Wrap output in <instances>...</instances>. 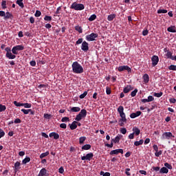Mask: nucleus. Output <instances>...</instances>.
<instances>
[{
  "label": "nucleus",
  "instance_id": "obj_10",
  "mask_svg": "<svg viewBox=\"0 0 176 176\" xmlns=\"http://www.w3.org/2000/svg\"><path fill=\"white\" fill-rule=\"evenodd\" d=\"M118 71H119V72H122L123 71H128V72H131V68H130V67H129L127 65H123V66H120L118 68Z\"/></svg>",
  "mask_w": 176,
  "mask_h": 176
},
{
  "label": "nucleus",
  "instance_id": "obj_9",
  "mask_svg": "<svg viewBox=\"0 0 176 176\" xmlns=\"http://www.w3.org/2000/svg\"><path fill=\"white\" fill-rule=\"evenodd\" d=\"M171 137L174 138V135L171 132H165L162 134V140H170Z\"/></svg>",
  "mask_w": 176,
  "mask_h": 176
},
{
  "label": "nucleus",
  "instance_id": "obj_48",
  "mask_svg": "<svg viewBox=\"0 0 176 176\" xmlns=\"http://www.w3.org/2000/svg\"><path fill=\"white\" fill-rule=\"evenodd\" d=\"M23 103L18 102L17 101H14V104L15 107H23Z\"/></svg>",
  "mask_w": 176,
  "mask_h": 176
},
{
  "label": "nucleus",
  "instance_id": "obj_59",
  "mask_svg": "<svg viewBox=\"0 0 176 176\" xmlns=\"http://www.w3.org/2000/svg\"><path fill=\"white\" fill-rule=\"evenodd\" d=\"M30 65L32 67H35V65H36V62L35 60H32V61L30 62Z\"/></svg>",
  "mask_w": 176,
  "mask_h": 176
},
{
  "label": "nucleus",
  "instance_id": "obj_51",
  "mask_svg": "<svg viewBox=\"0 0 176 176\" xmlns=\"http://www.w3.org/2000/svg\"><path fill=\"white\" fill-rule=\"evenodd\" d=\"M23 107H24V108H31L32 104L30 103H23Z\"/></svg>",
  "mask_w": 176,
  "mask_h": 176
},
{
  "label": "nucleus",
  "instance_id": "obj_46",
  "mask_svg": "<svg viewBox=\"0 0 176 176\" xmlns=\"http://www.w3.org/2000/svg\"><path fill=\"white\" fill-rule=\"evenodd\" d=\"M157 13H158V14H160L162 13L166 14V13H167V10L160 9V10H157Z\"/></svg>",
  "mask_w": 176,
  "mask_h": 176
},
{
  "label": "nucleus",
  "instance_id": "obj_3",
  "mask_svg": "<svg viewBox=\"0 0 176 176\" xmlns=\"http://www.w3.org/2000/svg\"><path fill=\"white\" fill-rule=\"evenodd\" d=\"M80 113L76 116L75 120L80 122L82 119H85L87 116V111L85 109L80 110Z\"/></svg>",
  "mask_w": 176,
  "mask_h": 176
},
{
  "label": "nucleus",
  "instance_id": "obj_8",
  "mask_svg": "<svg viewBox=\"0 0 176 176\" xmlns=\"http://www.w3.org/2000/svg\"><path fill=\"white\" fill-rule=\"evenodd\" d=\"M93 157H94V154H93V153H87L85 156H82L81 160H88V162H90Z\"/></svg>",
  "mask_w": 176,
  "mask_h": 176
},
{
  "label": "nucleus",
  "instance_id": "obj_33",
  "mask_svg": "<svg viewBox=\"0 0 176 176\" xmlns=\"http://www.w3.org/2000/svg\"><path fill=\"white\" fill-rule=\"evenodd\" d=\"M49 151H46L45 153H43L40 155V159H43V157H46V156H49Z\"/></svg>",
  "mask_w": 176,
  "mask_h": 176
},
{
  "label": "nucleus",
  "instance_id": "obj_38",
  "mask_svg": "<svg viewBox=\"0 0 176 176\" xmlns=\"http://www.w3.org/2000/svg\"><path fill=\"white\" fill-rule=\"evenodd\" d=\"M45 21H52V18L50 16L45 15L44 17Z\"/></svg>",
  "mask_w": 176,
  "mask_h": 176
},
{
  "label": "nucleus",
  "instance_id": "obj_6",
  "mask_svg": "<svg viewBox=\"0 0 176 176\" xmlns=\"http://www.w3.org/2000/svg\"><path fill=\"white\" fill-rule=\"evenodd\" d=\"M96 38H98V34L97 33H91L85 36V39L88 42H93L96 41Z\"/></svg>",
  "mask_w": 176,
  "mask_h": 176
},
{
  "label": "nucleus",
  "instance_id": "obj_15",
  "mask_svg": "<svg viewBox=\"0 0 176 176\" xmlns=\"http://www.w3.org/2000/svg\"><path fill=\"white\" fill-rule=\"evenodd\" d=\"M37 176H49V173H47V170L45 168H43L38 175Z\"/></svg>",
  "mask_w": 176,
  "mask_h": 176
},
{
  "label": "nucleus",
  "instance_id": "obj_17",
  "mask_svg": "<svg viewBox=\"0 0 176 176\" xmlns=\"http://www.w3.org/2000/svg\"><path fill=\"white\" fill-rule=\"evenodd\" d=\"M164 51L166 52H167V53L166 54V57H167V58H170V60H173V58L174 57V56H173V52H170V51H167V49H164Z\"/></svg>",
  "mask_w": 176,
  "mask_h": 176
},
{
  "label": "nucleus",
  "instance_id": "obj_36",
  "mask_svg": "<svg viewBox=\"0 0 176 176\" xmlns=\"http://www.w3.org/2000/svg\"><path fill=\"white\" fill-rule=\"evenodd\" d=\"M137 93H138V89H135L134 91H133L131 93V97H135V96H137Z\"/></svg>",
  "mask_w": 176,
  "mask_h": 176
},
{
  "label": "nucleus",
  "instance_id": "obj_16",
  "mask_svg": "<svg viewBox=\"0 0 176 176\" xmlns=\"http://www.w3.org/2000/svg\"><path fill=\"white\" fill-rule=\"evenodd\" d=\"M21 166V163H20V162H16L14 164V171L15 174L17 173V171H19V170H20L21 168V167H20Z\"/></svg>",
  "mask_w": 176,
  "mask_h": 176
},
{
  "label": "nucleus",
  "instance_id": "obj_19",
  "mask_svg": "<svg viewBox=\"0 0 176 176\" xmlns=\"http://www.w3.org/2000/svg\"><path fill=\"white\" fill-rule=\"evenodd\" d=\"M49 135L51 138L52 137H54V140H58V138H60V135L56 132H52Z\"/></svg>",
  "mask_w": 176,
  "mask_h": 176
},
{
  "label": "nucleus",
  "instance_id": "obj_4",
  "mask_svg": "<svg viewBox=\"0 0 176 176\" xmlns=\"http://www.w3.org/2000/svg\"><path fill=\"white\" fill-rule=\"evenodd\" d=\"M70 9H74V10H83L85 9V5L77 3L76 1H74L70 6Z\"/></svg>",
  "mask_w": 176,
  "mask_h": 176
},
{
  "label": "nucleus",
  "instance_id": "obj_7",
  "mask_svg": "<svg viewBox=\"0 0 176 176\" xmlns=\"http://www.w3.org/2000/svg\"><path fill=\"white\" fill-rule=\"evenodd\" d=\"M24 46L23 45H19L14 46L12 49V52L15 56V54H19V52H21L22 50H24Z\"/></svg>",
  "mask_w": 176,
  "mask_h": 176
},
{
  "label": "nucleus",
  "instance_id": "obj_63",
  "mask_svg": "<svg viewBox=\"0 0 176 176\" xmlns=\"http://www.w3.org/2000/svg\"><path fill=\"white\" fill-rule=\"evenodd\" d=\"M58 173H60V174H64V168L63 166L59 168Z\"/></svg>",
  "mask_w": 176,
  "mask_h": 176
},
{
  "label": "nucleus",
  "instance_id": "obj_25",
  "mask_svg": "<svg viewBox=\"0 0 176 176\" xmlns=\"http://www.w3.org/2000/svg\"><path fill=\"white\" fill-rule=\"evenodd\" d=\"M123 137V135H118L115 138V144H119V142H120V139Z\"/></svg>",
  "mask_w": 176,
  "mask_h": 176
},
{
  "label": "nucleus",
  "instance_id": "obj_1",
  "mask_svg": "<svg viewBox=\"0 0 176 176\" xmlns=\"http://www.w3.org/2000/svg\"><path fill=\"white\" fill-rule=\"evenodd\" d=\"M72 68L74 74H83L84 69L83 67L78 63V61H75L72 65Z\"/></svg>",
  "mask_w": 176,
  "mask_h": 176
},
{
  "label": "nucleus",
  "instance_id": "obj_13",
  "mask_svg": "<svg viewBox=\"0 0 176 176\" xmlns=\"http://www.w3.org/2000/svg\"><path fill=\"white\" fill-rule=\"evenodd\" d=\"M119 153H121L122 155H123V149L118 148V149H116V150H112L109 153V155H119Z\"/></svg>",
  "mask_w": 176,
  "mask_h": 176
},
{
  "label": "nucleus",
  "instance_id": "obj_23",
  "mask_svg": "<svg viewBox=\"0 0 176 176\" xmlns=\"http://www.w3.org/2000/svg\"><path fill=\"white\" fill-rule=\"evenodd\" d=\"M70 112H80V107H69Z\"/></svg>",
  "mask_w": 176,
  "mask_h": 176
},
{
  "label": "nucleus",
  "instance_id": "obj_49",
  "mask_svg": "<svg viewBox=\"0 0 176 176\" xmlns=\"http://www.w3.org/2000/svg\"><path fill=\"white\" fill-rule=\"evenodd\" d=\"M61 122H69V118H68V117H63L61 119Z\"/></svg>",
  "mask_w": 176,
  "mask_h": 176
},
{
  "label": "nucleus",
  "instance_id": "obj_42",
  "mask_svg": "<svg viewBox=\"0 0 176 176\" xmlns=\"http://www.w3.org/2000/svg\"><path fill=\"white\" fill-rule=\"evenodd\" d=\"M41 15H42V12L39 10H36L34 14L35 17H41Z\"/></svg>",
  "mask_w": 176,
  "mask_h": 176
},
{
  "label": "nucleus",
  "instance_id": "obj_44",
  "mask_svg": "<svg viewBox=\"0 0 176 176\" xmlns=\"http://www.w3.org/2000/svg\"><path fill=\"white\" fill-rule=\"evenodd\" d=\"M162 96H163V92L154 93V97H157V98H160Z\"/></svg>",
  "mask_w": 176,
  "mask_h": 176
},
{
  "label": "nucleus",
  "instance_id": "obj_21",
  "mask_svg": "<svg viewBox=\"0 0 176 176\" xmlns=\"http://www.w3.org/2000/svg\"><path fill=\"white\" fill-rule=\"evenodd\" d=\"M142 78L145 84L149 83V75H148V74L143 75Z\"/></svg>",
  "mask_w": 176,
  "mask_h": 176
},
{
  "label": "nucleus",
  "instance_id": "obj_53",
  "mask_svg": "<svg viewBox=\"0 0 176 176\" xmlns=\"http://www.w3.org/2000/svg\"><path fill=\"white\" fill-rule=\"evenodd\" d=\"M106 93L108 96H109V94H111V93H112V91L111 90V88L107 87Z\"/></svg>",
  "mask_w": 176,
  "mask_h": 176
},
{
  "label": "nucleus",
  "instance_id": "obj_60",
  "mask_svg": "<svg viewBox=\"0 0 176 176\" xmlns=\"http://www.w3.org/2000/svg\"><path fill=\"white\" fill-rule=\"evenodd\" d=\"M169 102H170L171 104H175V102H176V99L174 98H170V99H169Z\"/></svg>",
  "mask_w": 176,
  "mask_h": 176
},
{
  "label": "nucleus",
  "instance_id": "obj_50",
  "mask_svg": "<svg viewBox=\"0 0 176 176\" xmlns=\"http://www.w3.org/2000/svg\"><path fill=\"white\" fill-rule=\"evenodd\" d=\"M148 102H152V101H155V98H153V96H148V98H147Z\"/></svg>",
  "mask_w": 176,
  "mask_h": 176
},
{
  "label": "nucleus",
  "instance_id": "obj_39",
  "mask_svg": "<svg viewBox=\"0 0 176 176\" xmlns=\"http://www.w3.org/2000/svg\"><path fill=\"white\" fill-rule=\"evenodd\" d=\"M1 7H2V9H7L8 7L6 6V1L5 0L2 1Z\"/></svg>",
  "mask_w": 176,
  "mask_h": 176
},
{
  "label": "nucleus",
  "instance_id": "obj_45",
  "mask_svg": "<svg viewBox=\"0 0 176 176\" xmlns=\"http://www.w3.org/2000/svg\"><path fill=\"white\" fill-rule=\"evenodd\" d=\"M100 175H102V176H111V173H109V172H104V171H101L100 172Z\"/></svg>",
  "mask_w": 176,
  "mask_h": 176
},
{
  "label": "nucleus",
  "instance_id": "obj_40",
  "mask_svg": "<svg viewBox=\"0 0 176 176\" xmlns=\"http://www.w3.org/2000/svg\"><path fill=\"white\" fill-rule=\"evenodd\" d=\"M168 69L170 71H176V65H171L168 67Z\"/></svg>",
  "mask_w": 176,
  "mask_h": 176
},
{
  "label": "nucleus",
  "instance_id": "obj_61",
  "mask_svg": "<svg viewBox=\"0 0 176 176\" xmlns=\"http://www.w3.org/2000/svg\"><path fill=\"white\" fill-rule=\"evenodd\" d=\"M60 129H67V124L65 123H62L60 124Z\"/></svg>",
  "mask_w": 176,
  "mask_h": 176
},
{
  "label": "nucleus",
  "instance_id": "obj_26",
  "mask_svg": "<svg viewBox=\"0 0 176 176\" xmlns=\"http://www.w3.org/2000/svg\"><path fill=\"white\" fill-rule=\"evenodd\" d=\"M74 29L78 32L79 34H82L83 32V29L82 28V26L76 25L75 26Z\"/></svg>",
  "mask_w": 176,
  "mask_h": 176
},
{
  "label": "nucleus",
  "instance_id": "obj_55",
  "mask_svg": "<svg viewBox=\"0 0 176 176\" xmlns=\"http://www.w3.org/2000/svg\"><path fill=\"white\" fill-rule=\"evenodd\" d=\"M163 153V152L162 151H156L155 155L157 157H159V156H160V155H162Z\"/></svg>",
  "mask_w": 176,
  "mask_h": 176
},
{
  "label": "nucleus",
  "instance_id": "obj_37",
  "mask_svg": "<svg viewBox=\"0 0 176 176\" xmlns=\"http://www.w3.org/2000/svg\"><path fill=\"white\" fill-rule=\"evenodd\" d=\"M164 166H165L166 168H168V170H173V166H171V164H168V163H167V162H166V163L164 164Z\"/></svg>",
  "mask_w": 176,
  "mask_h": 176
},
{
  "label": "nucleus",
  "instance_id": "obj_34",
  "mask_svg": "<svg viewBox=\"0 0 176 176\" xmlns=\"http://www.w3.org/2000/svg\"><path fill=\"white\" fill-rule=\"evenodd\" d=\"M97 19V15L96 14H92L90 16V17L88 19L89 21H94Z\"/></svg>",
  "mask_w": 176,
  "mask_h": 176
},
{
  "label": "nucleus",
  "instance_id": "obj_29",
  "mask_svg": "<svg viewBox=\"0 0 176 176\" xmlns=\"http://www.w3.org/2000/svg\"><path fill=\"white\" fill-rule=\"evenodd\" d=\"M30 162H31V158L30 157H26L22 160V164H27V163H30Z\"/></svg>",
  "mask_w": 176,
  "mask_h": 176
},
{
  "label": "nucleus",
  "instance_id": "obj_30",
  "mask_svg": "<svg viewBox=\"0 0 176 176\" xmlns=\"http://www.w3.org/2000/svg\"><path fill=\"white\" fill-rule=\"evenodd\" d=\"M115 17H116V14H115L108 15L107 20H108V21H113V19H115Z\"/></svg>",
  "mask_w": 176,
  "mask_h": 176
},
{
  "label": "nucleus",
  "instance_id": "obj_47",
  "mask_svg": "<svg viewBox=\"0 0 176 176\" xmlns=\"http://www.w3.org/2000/svg\"><path fill=\"white\" fill-rule=\"evenodd\" d=\"M86 96H87V91H84L82 94L80 95V98L83 100Z\"/></svg>",
  "mask_w": 176,
  "mask_h": 176
},
{
  "label": "nucleus",
  "instance_id": "obj_56",
  "mask_svg": "<svg viewBox=\"0 0 176 176\" xmlns=\"http://www.w3.org/2000/svg\"><path fill=\"white\" fill-rule=\"evenodd\" d=\"M120 133L122 134H126V133H127V129H126V128H122L120 129Z\"/></svg>",
  "mask_w": 176,
  "mask_h": 176
},
{
  "label": "nucleus",
  "instance_id": "obj_22",
  "mask_svg": "<svg viewBox=\"0 0 176 176\" xmlns=\"http://www.w3.org/2000/svg\"><path fill=\"white\" fill-rule=\"evenodd\" d=\"M13 17V14L9 12H6L4 16V20H9V19H12Z\"/></svg>",
  "mask_w": 176,
  "mask_h": 176
},
{
  "label": "nucleus",
  "instance_id": "obj_2",
  "mask_svg": "<svg viewBox=\"0 0 176 176\" xmlns=\"http://www.w3.org/2000/svg\"><path fill=\"white\" fill-rule=\"evenodd\" d=\"M118 112L121 118L119 122L127 123V118H126V113H124V107H123V106H119V107L118 108Z\"/></svg>",
  "mask_w": 176,
  "mask_h": 176
},
{
  "label": "nucleus",
  "instance_id": "obj_24",
  "mask_svg": "<svg viewBox=\"0 0 176 176\" xmlns=\"http://www.w3.org/2000/svg\"><path fill=\"white\" fill-rule=\"evenodd\" d=\"M168 173V169L166 167H162L160 170V174H167Z\"/></svg>",
  "mask_w": 176,
  "mask_h": 176
},
{
  "label": "nucleus",
  "instance_id": "obj_5",
  "mask_svg": "<svg viewBox=\"0 0 176 176\" xmlns=\"http://www.w3.org/2000/svg\"><path fill=\"white\" fill-rule=\"evenodd\" d=\"M5 50L6 52V56L7 58H9V60H14V58H16V55L12 54V50L10 47H7Z\"/></svg>",
  "mask_w": 176,
  "mask_h": 176
},
{
  "label": "nucleus",
  "instance_id": "obj_32",
  "mask_svg": "<svg viewBox=\"0 0 176 176\" xmlns=\"http://www.w3.org/2000/svg\"><path fill=\"white\" fill-rule=\"evenodd\" d=\"M144 144V140H140V141H135L134 142L135 146H140V145H142Z\"/></svg>",
  "mask_w": 176,
  "mask_h": 176
},
{
  "label": "nucleus",
  "instance_id": "obj_11",
  "mask_svg": "<svg viewBox=\"0 0 176 176\" xmlns=\"http://www.w3.org/2000/svg\"><path fill=\"white\" fill-rule=\"evenodd\" d=\"M81 50L85 52H89V43L84 41L81 45Z\"/></svg>",
  "mask_w": 176,
  "mask_h": 176
},
{
  "label": "nucleus",
  "instance_id": "obj_35",
  "mask_svg": "<svg viewBox=\"0 0 176 176\" xmlns=\"http://www.w3.org/2000/svg\"><path fill=\"white\" fill-rule=\"evenodd\" d=\"M86 141V137L82 136L79 138V144L82 145Z\"/></svg>",
  "mask_w": 176,
  "mask_h": 176
},
{
  "label": "nucleus",
  "instance_id": "obj_43",
  "mask_svg": "<svg viewBox=\"0 0 176 176\" xmlns=\"http://www.w3.org/2000/svg\"><path fill=\"white\" fill-rule=\"evenodd\" d=\"M21 112H23L25 115H28L30 113V111H31V109H22Z\"/></svg>",
  "mask_w": 176,
  "mask_h": 176
},
{
  "label": "nucleus",
  "instance_id": "obj_54",
  "mask_svg": "<svg viewBox=\"0 0 176 176\" xmlns=\"http://www.w3.org/2000/svg\"><path fill=\"white\" fill-rule=\"evenodd\" d=\"M5 137V131L2 129H0V138Z\"/></svg>",
  "mask_w": 176,
  "mask_h": 176
},
{
  "label": "nucleus",
  "instance_id": "obj_62",
  "mask_svg": "<svg viewBox=\"0 0 176 176\" xmlns=\"http://www.w3.org/2000/svg\"><path fill=\"white\" fill-rule=\"evenodd\" d=\"M14 123H15V124L21 123V120L20 118H16L14 120Z\"/></svg>",
  "mask_w": 176,
  "mask_h": 176
},
{
  "label": "nucleus",
  "instance_id": "obj_57",
  "mask_svg": "<svg viewBox=\"0 0 176 176\" xmlns=\"http://www.w3.org/2000/svg\"><path fill=\"white\" fill-rule=\"evenodd\" d=\"M80 43H83V38H78V40L76 42V45H80Z\"/></svg>",
  "mask_w": 176,
  "mask_h": 176
},
{
  "label": "nucleus",
  "instance_id": "obj_41",
  "mask_svg": "<svg viewBox=\"0 0 176 176\" xmlns=\"http://www.w3.org/2000/svg\"><path fill=\"white\" fill-rule=\"evenodd\" d=\"M4 111H6V106L0 104V112H4Z\"/></svg>",
  "mask_w": 176,
  "mask_h": 176
},
{
  "label": "nucleus",
  "instance_id": "obj_52",
  "mask_svg": "<svg viewBox=\"0 0 176 176\" xmlns=\"http://www.w3.org/2000/svg\"><path fill=\"white\" fill-rule=\"evenodd\" d=\"M43 118L45 119H50L52 118V115L49 113H45Z\"/></svg>",
  "mask_w": 176,
  "mask_h": 176
},
{
  "label": "nucleus",
  "instance_id": "obj_64",
  "mask_svg": "<svg viewBox=\"0 0 176 176\" xmlns=\"http://www.w3.org/2000/svg\"><path fill=\"white\" fill-rule=\"evenodd\" d=\"M129 171H130V168H126L125 174H126L128 176H130V175H131V173H130V172H129Z\"/></svg>",
  "mask_w": 176,
  "mask_h": 176
},
{
  "label": "nucleus",
  "instance_id": "obj_18",
  "mask_svg": "<svg viewBox=\"0 0 176 176\" xmlns=\"http://www.w3.org/2000/svg\"><path fill=\"white\" fill-rule=\"evenodd\" d=\"M76 123H78L77 120L74 121L72 124H69V126L72 130H75L76 129L78 128V124H76Z\"/></svg>",
  "mask_w": 176,
  "mask_h": 176
},
{
  "label": "nucleus",
  "instance_id": "obj_31",
  "mask_svg": "<svg viewBox=\"0 0 176 176\" xmlns=\"http://www.w3.org/2000/svg\"><path fill=\"white\" fill-rule=\"evenodd\" d=\"M168 32H176L175 26L172 25L167 28Z\"/></svg>",
  "mask_w": 176,
  "mask_h": 176
},
{
  "label": "nucleus",
  "instance_id": "obj_28",
  "mask_svg": "<svg viewBox=\"0 0 176 176\" xmlns=\"http://www.w3.org/2000/svg\"><path fill=\"white\" fill-rule=\"evenodd\" d=\"M91 148V145L90 144H85L84 146H82V151H89V149Z\"/></svg>",
  "mask_w": 176,
  "mask_h": 176
},
{
  "label": "nucleus",
  "instance_id": "obj_58",
  "mask_svg": "<svg viewBox=\"0 0 176 176\" xmlns=\"http://www.w3.org/2000/svg\"><path fill=\"white\" fill-rule=\"evenodd\" d=\"M148 34H149V32L148 31V30H143V32H142L143 36H146V35H148Z\"/></svg>",
  "mask_w": 176,
  "mask_h": 176
},
{
  "label": "nucleus",
  "instance_id": "obj_12",
  "mask_svg": "<svg viewBox=\"0 0 176 176\" xmlns=\"http://www.w3.org/2000/svg\"><path fill=\"white\" fill-rule=\"evenodd\" d=\"M152 67H156V65L159 63V56L153 55L151 58Z\"/></svg>",
  "mask_w": 176,
  "mask_h": 176
},
{
  "label": "nucleus",
  "instance_id": "obj_20",
  "mask_svg": "<svg viewBox=\"0 0 176 176\" xmlns=\"http://www.w3.org/2000/svg\"><path fill=\"white\" fill-rule=\"evenodd\" d=\"M132 131H133L134 134H135V135H140V134L141 133V131L137 126H134L133 128Z\"/></svg>",
  "mask_w": 176,
  "mask_h": 176
},
{
  "label": "nucleus",
  "instance_id": "obj_27",
  "mask_svg": "<svg viewBox=\"0 0 176 176\" xmlns=\"http://www.w3.org/2000/svg\"><path fill=\"white\" fill-rule=\"evenodd\" d=\"M16 5H19L21 9L24 8V3H23V0H16Z\"/></svg>",
  "mask_w": 176,
  "mask_h": 176
},
{
  "label": "nucleus",
  "instance_id": "obj_14",
  "mask_svg": "<svg viewBox=\"0 0 176 176\" xmlns=\"http://www.w3.org/2000/svg\"><path fill=\"white\" fill-rule=\"evenodd\" d=\"M131 90H134V87H133L131 85H126L124 88L123 93H124L125 94H127V93H130V91H131Z\"/></svg>",
  "mask_w": 176,
  "mask_h": 176
}]
</instances>
